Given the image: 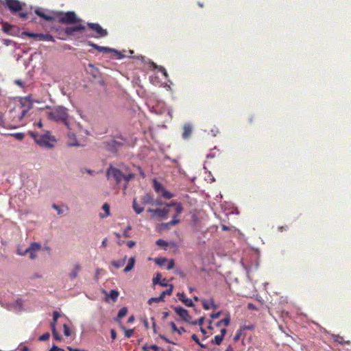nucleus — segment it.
Listing matches in <instances>:
<instances>
[{"mask_svg":"<svg viewBox=\"0 0 351 351\" xmlns=\"http://www.w3.org/2000/svg\"><path fill=\"white\" fill-rule=\"evenodd\" d=\"M47 114L48 119L57 123H62L68 129H70V124L68 121L69 114L66 108L63 106H55L50 108V110L47 112Z\"/></svg>","mask_w":351,"mask_h":351,"instance_id":"obj_1","label":"nucleus"},{"mask_svg":"<svg viewBox=\"0 0 351 351\" xmlns=\"http://www.w3.org/2000/svg\"><path fill=\"white\" fill-rule=\"evenodd\" d=\"M29 134L35 140L36 143L41 147L52 148L54 146L56 139L50 135L49 132L41 135L31 132Z\"/></svg>","mask_w":351,"mask_h":351,"instance_id":"obj_2","label":"nucleus"},{"mask_svg":"<svg viewBox=\"0 0 351 351\" xmlns=\"http://www.w3.org/2000/svg\"><path fill=\"white\" fill-rule=\"evenodd\" d=\"M59 22L64 24H77L81 22V19H79L75 13L72 11L66 12H60L57 14Z\"/></svg>","mask_w":351,"mask_h":351,"instance_id":"obj_3","label":"nucleus"},{"mask_svg":"<svg viewBox=\"0 0 351 351\" xmlns=\"http://www.w3.org/2000/svg\"><path fill=\"white\" fill-rule=\"evenodd\" d=\"M5 6L12 12H19V16L25 19L27 17L26 12H20L23 9V4L18 0H5Z\"/></svg>","mask_w":351,"mask_h":351,"instance_id":"obj_4","label":"nucleus"},{"mask_svg":"<svg viewBox=\"0 0 351 351\" xmlns=\"http://www.w3.org/2000/svg\"><path fill=\"white\" fill-rule=\"evenodd\" d=\"M86 27L82 24H78L75 26L66 27L64 31L58 32V38L61 40H66L68 36H72L75 32H82L85 30Z\"/></svg>","mask_w":351,"mask_h":351,"instance_id":"obj_5","label":"nucleus"},{"mask_svg":"<svg viewBox=\"0 0 351 351\" xmlns=\"http://www.w3.org/2000/svg\"><path fill=\"white\" fill-rule=\"evenodd\" d=\"M106 176L108 180L112 178L117 184H119L123 180V173L120 169L110 165L106 170Z\"/></svg>","mask_w":351,"mask_h":351,"instance_id":"obj_6","label":"nucleus"},{"mask_svg":"<svg viewBox=\"0 0 351 351\" xmlns=\"http://www.w3.org/2000/svg\"><path fill=\"white\" fill-rule=\"evenodd\" d=\"M154 189L156 193H160L161 196L165 198L169 199L174 197V195L169 191H167L165 188L156 180H154Z\"/></svg>","mask_w":351,"mask_h":351,"instance_id":"obj_7","label":"nucleus"},{"mask_svg":"<svg viewBox=\"0 0 351 351\" xmlns=\"http://www.w3.org/2000/svg\"><path fill=\"white\" fill-rule=\"evenodd\" d=\"M87 25L90 29L97 33V35L95 36V38L106 37L108 34L107 29H103L98 23H88Z\"/></svg>","mask_w":351,"mask_h":351,"instance_id":"obj_8","label":"nucleus"},{"mask_svg":"<svg viewBox=\"0 0 351 351\" xmlns=\"http://www.w3.org/2000/svg\"><path fill=\"white\" fill-rule=\"evenodd\" d=\"M127 141L121 137H117L111 140L108 143V149L111 152H116L117 149L123 146L127 145Z\"/></svg>","mask_w":351,"mask_h":351,"instance_id":"obj_9","label":"nucleus"},{"mask_svg":"<svg viewBox=\"0 0 351 351\" xmlns=\"http://www.w3.org/2000/svg\"><path fill=\"white\" fill-rule=\"evenodd\" d=\"M41 249V245L39 243L33 242L30 244L29 247H27L23 254L19 252L21 255H25L27 254H29V257L31 259H34L36 258L35 252H38Z\"/></svg>","mask_w":351,"mask_h":351,"instance_id":"obj_10","label":"nucleus"},{"mask_svg":"<svg viewBox=\"0 0 351 351\" xmlns=\"http://www.w3.org/2000/svg\"><path fill=\"white\" fill-rule=\"evenodd\" d=\"M88 45L92 47L93 48L97 49L99 52H103V53L112 52V53H116L119 59L123 58V56L121 54V53L116 49H111V48H109L107 47H101V46H99V45H97L93 43H91V42H88Z\"/></svg>","mask_w":351,"mask_h":351,"instance_id":"obj_11","label":"nucleus"},{"mask_svg":"<svg viewBox=\"0 0 351 351\" xmlns=\"http://www.w3.org/2000/svg\"><path fill=\"white\" fill-rule=\"evenodd\" d=\"M148 212L153 214L154 216L158 217L162 219H165L167 217L168 214L169 213V209L168 208H149Z\"/></svg>","mask_w":351,"mask_h":351,"instance_id":"obj_12","label":"nucleus"},{"mask_svg":"<svg viewBox=\"0 0 351 351\" xmlns=\"http://www.w3.org/2000/svg\"><path fill=\"white\" fill-rule=\"evenodd\" d=\"M174 311L176 313L177 315H178L183 320H184L186 322L190 323L191 322V316L189 315V313L187 310L185 308L181 307V306H177L174 308Z\"/></svg>","mask_w":351,"mask_h":351,"instance_id":"obj_13","label":"nucleus"},{"mask_svg":"<svg viewBox=\"0 0 351 351\" xmlns=\"http://www.w3.org/2000/svg\"><path fill=\"white\" fill-rule=\"evenodd\" d=\"M32 105L30 103L25 104L21 103V106L19 107L20 116L19 117V121H21L27 113V112L32 108Z\"/></svg>","mask_w":351,"mask_h":351,"instance_id":"obj_14","label":"nucleus"},{"mask_svg":"<svg viewBox=\"0 0 351 351\" xmlns=\"http://www.w3.org/2000/svg\"><path fill=\"white\" fill-rule=\"evenodd\" d=\"M177 296L182 302H183L186 306L192 307L193 306V302L191 299L186 298V295L184 293H178Z\"/></svg>","mask_w":351,"mask_h":351,"instance_id":"obj_15","label":"nucleus"},{"mask_svg":"<svg viewBox=\"0 0 351 351\" xmlns=\"http://www.w3.org/2000/svg\"><path fill=\"white\" fill-rule=\"evenodd\" d=\"M172 206L176 207V213L177 215H180L183 211V206H182V204L180 202H175V201H172V202L167 204L165 208H169V207H172Z\"/></svg>","mask_w":351,"mask_h":351,"instance_id":"obj_16","label":"nucleus"},{"mask_svg":"<svg viewBox=\"0 0 351 351\" xmlns=\"http://www.w3.org/2000/svg\"><path fill=\"white\" fill-rule=\"evenodd\" d=\"M68 145L69 146H79L80 144L77 142L75 134L69 132L67 134Z\"/></svg>","mask_w":351,"mask_h":351,"instance_id":"obj_17","label":"nucleus"},{"mask_svg":"<svg viewBox=\"0 0 351 351\" xmlns=\"http://www.w3.org/2000/svg\"><path fill=\"white\" fill-rule=\"evenodd\" d=\"M81 270V266L79 263H75L72 271L69 274L71 279H75L77 277L78 272Z\"/></svg>","mask_w":351,"mask_h":351,"instance_id":"obj_18","label":"nucleus"},{"mask_svg":"<svg viewBox=\"0 0 351 351\" xmlns=\"http://www.w3.org/2000/svg\"><path fill=\"white\" fill-rule=\"evenodd\" d=\"M35 13L40 16L41 18L44 19L45 20L47 21H53L55 20L54 17L50 15H47L45 14L42 10L37 9L35 10Z\"/></svg>","mask_w":351,"mask_h":351,"instance_id":"obj_19","label":"nucleus"},{"mask_svg":"<svg viewBox=\"0 0 351 351\" xmlns=\"http://www.w3.org/2000/svg\"><path fill=\"white\" fill-rule=\"evenodd\" d=\"M192 134V128L190 125H184L183 128L182 137L184 138H188Z\"/></svg>","mask_w":351,"mask_h":351,"instance_id":"obj_20","label":"nucleus"},{"mask_svg":"<svg viewBox=\"0 0 351 351\" xmlns=\"http://www.w3.org/2000/svg\"><path fill=\"white\" fill-rule=\"evenodd\" d=\"M38 40L55 41L53 36L49 34H39Z\"/></svg>","mask_w":351,"mask_h":351,"instance_id":"obj_21","label":"nucleus"},{"mask_svg":"<svg viewBox=\"0 0 351 351\" xmlns=\"http://www.w3.org/2000/svg\"><path fill=\"white\" fill-rule=\"evenodd\" d=\"M132 207L136 214H141L144 210L143 207L138 206L136 198L133 199Z\"/></svg>","mask_w":351,"mask_h":351,"instance_id":"obj_22","label":"nucleus"},{"mask_svg":"<svg viewBox=\"0 0 351 351\" xmlns=\"http://www.w3.org/2000/svg\"><path fill=\"white\" fill-rule=\"evenodd\" d=\"M134 263H135V257H134V256L131 257L129 259L128 265L124 269V272L127 273V272H129L130 271H131L134 268Z\"/></svg>","mask_w":351,"mask_h":351,"instance_id":"obj_23","label":"nucleus"},{"mask_svg":"<svg viewBox=\"0 0 351 351\" xmlns=\"http://www.w3.org/2000/svg\"><path fill=\"white\" fill-rule=\"evenodd\" d=\"M126 258H127V256H125L123 259L121 260H119V261H114L112 262V265L116 267V268H120L121 267H123L125 263V261H126Z\"/></svg>","mask_w":351,"mask_h":351,"instance_id":"obj_24","label":"nucleus"},{"mask_svg":"<svg viewBox=\"0 0 351 351\" xmlns=\"http://www.w3.org/2000/svg\"><path fill=\"white\" fill-rule=\"evenodd\" d=\"M135 175L132 173L128 172L126 174H123V180L125 181L126 184L125 185V189L127 188V185L128 182L133 178H134Z\"/></svg>","mask_w":351,"mask_h":351,"instance_id":"obj_25","label":"nucleus"},{"mask_svg":"<svg viewBox=\"0 0 351 351\" xmlns=\"http://www.w3.org/2000/svg\"><path fill=\"white\" fill-rule=\"evenodd\" d=\"M178 215L176 213V215H174L173 217V219L171 221H170L168 223H166L165 224V226L168 228L169 226H176V224H178L179 222H180V219L178 218Z\"/></svg>","mask_w":351,"mask_h":351,"instance_id":"obj_26","label":"nucleus"},{"mask_svg":"<svg viewBox=\"0 0 351 351\" xmlns=\"http://www.w3.org/2000/svg\"><path fill=\"white\" fill-rule=\"evenodd\" d=\"M51 328L54 339L58 341L61 340V337L56 330V326H54V323H51Z\"/></svg>","mask_w":351,"mask_h":351,"instance_id":"obj_27","label":"nucleus"},{"mask_svg":"<svg viewBox=\"0 0 351 351\" xmlns=\"http://www.w3.org/2000/svg\"><path fill=\"white\" fill-rule=\"evenodd\" d=\"M143 204H154V199L149 194H145L143 198Z\"/></svg>","mask_w":351,"mask_h":351,"instance_id":"obj_28","label":"nucleus"},{"mask_svg":"<svg viewBox=\"0 0 351 351\" xmlns=\"http://www.w3.org/2000/svg\"><path fill=\"white\" fill-rule=\"evenodd\" d=\"M119 293L118 291L112 289L110 291L109 296L112 299L113 302H116L118 297H119Z\"/></svg>","mask_w":351,"mask_h":351,"instance_id":"obj_29","label":"nucleus"},{"mask_svg":"<svg viewBox=\"0 0 351 351\" xmlns=\"http://www.w3.org/2000/svg\"><path fill=\"white\" fill-rule=\"evenodd\" d=\"M23 36H26L29 38H34L36 40H38L39 34L32 33L29 32H24L22 33Z\"/></svg>","mask_w":351,"mask_h":351,"instance_id":"obj_30","label":"nucleus"},{"mask_svg":"<svg viewBox=\"0 0 351 351\" xmlns=\"http://www.w3.org/2000/svg\"><path fill=\"white\" fill-rule=\"evenodd\" d=\"M127 313H128V308L126 307L121 308L118 313V315H117L118 319L123 318V317H125L127 315Z\"/></svg>","mask_w":351,"mask_h":351,"instance_id":"obj_31","label":"nucleus"},{"mask_svg":"<svg viewBox=\"0 0 351 351\" xmlns=\"http://www.w3.org/2000/svg\"><path fill=\"white\" fill-rule=\"evenodd\" d=\"M223 338L222 336L220 335H216L213 339H212L211 343L216 344V345H220L223 341Z\"/></svg>","mask_w":351,"mask_h":351,"instance_id":"obj_32","label":"nucleus"},{"mask_svg":"<svg viewBox=\"0 0 351 351\" xmlns=\"http://www.w3.org/2000/svg\"><path fill=\"white\" fill-rule=\"evenodd\" d=\"M210 305H214V302H213V300H211L210 302H208L206 300H204L202 301V306L204 307V309L206 310H208L210 308Z\"/></svg>","mask_w":351,"mask_h":351,"instance_id":"obj_33","label":"nucleus"},{"mask_svg":"<svg viewBox=\"0 0 351 351\" xmlns=\"http://www.w3.org/2000/svg\"><path fill=\"white\" fill-rule=\"evenodd\" d=\"M10 135L12 136H14L16 139H17L19 141H22L25 137V134L23 132L14 133V134H11Z\"/></svg>","mask_w":351,"mask_h":351,"instance_id":"obj_34","label":"nucleus"},{"mask_svg":"<svg viewBox=\"0 0 351 351\" xmlns=\"http://www.w3.org/2000/svg\"><path fill=\"white\" fill-rule=\"evenodd\" d=\"M102 209L105 211L106 215H102L101 217H107V216L110 215V206H109V204L108 203H105L103 205Z\"/></svg>","mask_w":351,"mask_h":351,"instance_id":"obj_35","label":"nucleus"},{"mask_svg":"<svg viewBox=\"0 0 351 351\" xmlns=\"http://www.w3.org/2000/svg\"><path fill=\"white\" fill-rule=\"evenodd\" d=\"M122 329L124 330L125 332V336L128 338H130L132 336L133 333H134V330L133 329H127L125 328V327H122Z\"/></svg>","mask_w":351,"mask_h":351,"instance_id":"obj_36","label":"nucleus"},{"mask_svg":"<svg viewBox=\"0 0 351 351\" xmlns=\"http://www.w3.org/2000/svg\"><path fill=\"white\" fill-rule=\"evenodd\" d=\"M63 330H64V335L66 337H69L71 335V330L68 325L64 324L63 325Z\"/></svg>","mask_w":351,"mask_h":351,"instance_id":"obj_37","label":"nucleus"},{"mask_svg":"<svg viewBox=\"0 0 351 351\" xmlns=\"http://www.w3.org/2000/svg\"><path fill=\"white\" fill-rule=\"evenodd\" d=\"M50 335L49 332H45L43 335L40 336L38 339L41 341H45L49 339Z\"/></svg>","mask_w":351,"mask_h":351,"instance_id":"obj_38","label":"nucleus"},{"mask_svg":"<svg viewBox=\"0 0 351 351\" xmlns=\"http://www.w3.org/2000/svg\"><path fill=\"white\" fill-rule=\"evenodd\" d=\"M60 315L58 311H53V322L51 323H54V326L57 322L58 319L60 317Z\"/></svg>","mask_w":351,"mask_h":351,"instance_id":"obj_39","label":"nucleus"},{"mask_svg":"<svg viewBox=\"0 0 351 351\" xmlns=\"http://www.w3.org/2000/svg\"><path fill=\"white\" fill-rule=\"evenodd\" d=\"M165 262H167V259L165 258L155 259V263L160 266L163 265Z\"/></svg>","mask_w":351,"mask_h":351,"instance_id":"obj_40","label":"nucleus"},{"mask_svg":"<svg viewBox=\"0 0 351 351\" xmlns=\"http://www.w3.org/2000/svg\"><path fill=\"white\" fill-rule=\"evenodd\" d=\"M162 302L161 298L157 297V298H152L148 300V304H152L153 302Z\"/></svg>","mask_w":351,"mask_h":351,"instance_id":"obj_41","label":"nucleus"},{"mask_svg":"<svg viewBox=\"0 0 351 351\" xmlns=\"http://www.w3.org/2000/svg\"><path fill=\"white\" fill-rule=\"evenodd\" d=\"M230 317L229 315H227V317L226 318H224L223 319L221 320V322L222 323V324H223L225 326H227L229 325L230 324Z\"/></svg>","mask_w":351,"mask_h":351,"instance_id":"obj_42","label":"nucleus"},{"mask_svg":"<svg viewBox=\"0 0 351 351\" xmlns=\"http://www.w3.org/2000/svg\"><path fill=\"white\" fill-rule=\"evenodd\" d=\"M156 245L160 247H167V243L162 239H158L156 241Z\"/></svg>","mask_w":351,"mask_h":351,"instance_id":"obj_43","label":"nucleus"},{"mask_svg":"<svg viewBox=\"0 0 351 351\" xmlns=\"http://www.w3.org/2000/svg\"><path fill=\"white\" fill-rule=\"evenodd\" d=\"M204 317H202L197 321H195V322H190V323L193 324V325L202 326L203 324H204Z\"/></svg>","mask_w":351,"mask_h":351,"instance_id":"obj_44","label":"nucleus"},{"mask_svg":"<svg viewBox=\"0 0 351 351\" xmlns=\"http://www.w3.org/2000/svg\"><path fill=\"white\" fill-rule=\"evenodd\" d=\"M161 279V275L160 274H157L156 276L153 278L154 284H159Z\"/></svg>","mask_w":351,"mask_h":351,"instance_id":"obj_45","label":"nucleus"},{"mask_svg":"<svg viewBox=\"0 0 351 351\" xmlns=\"http://www.w3.org/2000/svg\"><path fill=\"white\" fill-rule=\"evenodd\" d=\"M12 25H10L8 24H5L3 26V30L4 32L5 33H9L10 32V29L12 28Z\"/></svg>","mask_w":351,"mask_h":351,"instance_id":"obj_46","label":"nucleus"},{"mask_svg":"<svg viewBox=\"0 0 351 351\" xmlns=\"http://www.w3.org/2000/svg\"><path fill=\"white\" fill-rule=\"evenodd\" d=\"M175 263L173 260H170L168 263V265L167 266V269H171L174 267Z\"/></svg>","mask_w":351,"mask_h":351,"instance_id":"obj_47","label":"nucleus"},{"mask_svg":"<svg viewBox=\"0 0 351 351\" xmlns=\"http://www.w3.org/2000/svg\"><path fill=\"white\" fill-rule=\"evenodd\" d=\"M49 351H65L64 349L60 348L53 345Z\"/></svg>","mask_w":351,"mask_h":351,"instance_id":"obj_48","label":"nucleus"},{"mask_svg":"<svg viewBox=\"0 0 351 351\" xmlns=\"http://www.w3.org/2000/svg\"><path fill=\"white\" fill-rule=\"evenodd\" d=\"M173 285H170L169 289H167V290L164 291V292L165 293V295H171L172 291H173Z\"/></svg>","mask_w":351,"mask_h":351,"instance_id":"obj_49","label":"nucleus"},{"mask_svg":"<svg viewBox=\"0 0 351 351\" xmlns=\"http://www.w3.org/2000/svg\"><path fill=\"white\" fill-rule=\"evenodd\" d=\"M52 207L57 210L58 215L62 213V210L60 206H57L56 204H53Z\"/></svg>","mask_w":351,"mask_h":351,"instance_id":"obj_50","label":"nucleus"},{"mask_svg":"<svg viewBox=\"0 0 351 351\" xmlns=\"http://www.w3.org/2000/svg\"><path fill=\"white\" fill-rule=\"evenodd\" d=\"M191 339L197 344V343H199V339L198 338V337L195 335V334H193L192 336H191Z\"/></svg>","mask_w":351,"mask_h":351,"instance_id":"obj_51","label":"nucleus"},{"mask_svg":"<svg viewBox=\"0 0 351 351\" xmlns=\"http://www.w3.org/2000/svg\"><path fill=\"white\" fill-rule=\"evenodd\" d=\"M220 315H221V312H217V313H212L210 315V317L212 319H217V318L219 317Z\"/></svg>","mask_w":351,"mask_h":351,"instance_id":"obj_52","label":"nucleus"},{"mask_svg":"<svg viewBox=\"0 0 351 351\" xmlns=\"http://www.w3.org/2000/svg\"><path fill=\"white\" fill-rule=\"evenodd\" d=\"M136 245V242L133 241H129L127 242V245L129 248L133 247Z\"/></svg>","mask_w":351,"mask_h":351,"instance_id":"obj_53","label":"nucleus"},{"mask_svg":"<svg viewBox=\"0 0 351 351\" xmlns=\"http://www.w3.org/2000/svg\"><path fill=\"white\" fill-rule=\"evenodd\" d=\"M247 308L250 309V310H257V308L256 307V306L254 304H253L252 303H249L247 304Z\"/></svg>","mask_w":351,"mask_h":351,"instance_id":"obj_54","label":"nucleus"},{"mask_svg":"<svg viewBox=\"0 0 351 351\" xmlns=\"http://www.w3.org/2000/svg\"><path fill=\"white\" fill-rule=\"evenodd\" d=\"M170 326L171 327V329L173 332H176L178 330V327L176 326V324L174 322H171Z\"/></svg>","mask_w":351,"mask_h":351,"instance_id":"obj_55","label":"nucleus"},{"mask_svg":"<svg viewBox=\"0 0 351 351\" xmlns=\"http://www.w3.org/2000/svg\"><path fill=\"white\" fill-rule=\"evenodd\" d=\"M67 350H69V351H87L86 350H81V349H77V348H73L70 346H68L67 347Z\"/></svg>","mask_w":351,"mask_h":351,"instance_id":"obj_56","label":"nucleus"},{"mask_svg":"<svg viewBox=\"0 0 351 351\" xmlns=\"http://www.w3.org/2000/svg\"><path fill=\"white\" fill-rule=\"evenodd\" d=\"M138 171H139V173L141 175V176L144 178L145 177V173L143 171V170L141 169V167H137Z\"/></svg>","mask_w":351,"mask_h":351,"instance_id":"obj_57","label":"nucleus"},{"mask_svg":"<svg viewBox=\"0 0 351 351\" xmlns=\"http://www.w3.org/2000/svg\"><path fill=\"white\" fill-rule=\"evenodd\" d=\"M111 337L113 340H114L117 337V334L114 330H111L110 331Z\"/></svg>","mask_w":351,"mask_h":351,"instance_id":"obj_58","label":"nucleus"},{"mask_svg":"<svg viewBox=\"0 0 351 351\" xmlns=\"http://www.w3.org/2000/svg\"><path fill=\"white\" fill-rule=\"evenodd\" d=\"M186 330L183 327L178 328V330L176 332H178L180 335H181L182 332H184Z\"/></svg>","mask_w":351,"mask_h":351,"instance_id":"obj_59","label":"nucleus"},{"mask_svg":"<svg viewBox=\"0 0 351 351\" xmlns=\"http://www.w3.org/2000/svg\"><path fill=\"white\" fill-rule=\"evenodd\" d=\"M154 204H156V205H157V206H162V205H163L164 204H163V202H162V201H160V200H156V201H155V202L154 201Z\"/></svg>","mask_w":351,"mask_h":351,"instance_id":"obj_60","label":"nucleus"},{"mask_svg":"<svg viewBox=\"0 0 351 351\" xmlns=\"http://www.w3.org/2000/svg\"><path fill=\"white\" fill-rule=\"evenodd\" d=\"M226 328H222L221 330V335H219L220 336H222V337L223 338L224 335H226Z\"/></svg>","mask_w":351,"mask_h":351,"instance_id":"obj_61","label":"nucleus"},{"mask_svg":"<svg viewBox=\"0 0 351 351\" xmlns=\"http://www.w3.org/2000/svg\"><path fill=\"white\" fill-rule=\"evenodd\" d=\"M123 236H124L125 238H129V237H130V234H129L128 231V230H124V232H123Z\"/></svg>","mask_w":351,"mask_h":351,"instance_id":"obj_62","label":"nucleus"},{"mask_svg":"<svg viewBox=\"0 0 351 351\" xmlns=\"http://www.w3.org/2000/svg\"><path fill=\"white\" fill-rule=\"evenodd\" d=\"M101 245H102L104 247H106V245H107V239H106V238H105V239L102 241V242H101Z\"/></svg>","mask_w":351,"mask_h":351,"instance_id":"obj_63","label":"nucleus"},{"mask_svg":"<svg viewBox=\"0 0 351 351\" xmlns=\"http://www.w3.org/2000/svg\"><path fill=\"white\" fill-rule=\"evenodd\" d=\"M226 351H234V348L232 346H228L226 350Z\"/></svg>","mask_w":351,"mask_h":351,"instance_id":"obj_64","label":"nucleus"}]
</instances>
